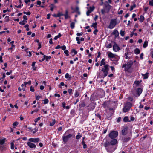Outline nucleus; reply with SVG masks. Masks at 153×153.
I'll return each mask as SVG.
<instances>
[{
	"label": "nucleus",
	"mask_w": 153,
	"mask_h": 153,
	"mask_svg": "<svg viewBox=\"0 0 153 153\" xmlns=\"http://www.w3.org/2000/svg\"><path fill=\"white\" fill-rule=\"evenodd\" d=\"M27 145L29 147L31 148H35L36 147V145L30 141L27 142Z\"/></svg>",
	"instance_id": "9d476101"
},
{
	"label": "nucleus",
	"mask_w": 153,
	"mask_h": 153,
	"mask_svg": "<svg viewBox=\"0 0 153 153\" xmlns=\"http://www.w3.org/2000/svg\"><path fill=\"white\" fill-rule=\"evenodd\" d=\"M97 22L94 23L92 24V25L91 26V27H93L95 29L97 28Z\"/></svg>",
	"instance_id": "393cba45"
},
{
	"label": "nucleus",
	"mask_w": 153,
	"mask_h": 153,
	"mask_svg": "<svg viewBox=\"0 0 153 153\" xmlns=\"http://www.w3.org/2000/svg\"><path fill=\"white\" fill-rule=\"evenodd\" d=\"M141 82V81H136L134 82V83L136 85H138Z\"/></svg>",
	"instance_id": "4c0bfd02"
},
{
	"label": "nucleus",
	"mask_w": 153,
	"mask_h": 153,
	"mask_svg": "<svg viewBox=\"0 0 153 153\" xmlns=\"http://www.w3.org/2000/svg\"><path fill=\"white\" fill-rule=\"evenodd\" d=\"M134 53L136 54H138L140 53V50L138 48H136L134 51Z\"/></svg>",
	"instance_id": "412c9836"
},
{
	"label": "nucleus",
	"mask_w": 153,
	"mask_h": 153,
	"mask_svg": "<svg viewBox=\"0 0 153 153\" xmlns=\"http://www.w3.org/2000/svg\"><path fill=\"white\" fill-rule=\"evenodd\" d=\"M136 7V5L135 4H134V5L133 6H131L130 8V11L132 10L134 8H135Z\"/></svg>",
	"instance_id": "79ce46f5"
},
{
	"label": "nucleus",
	"mask_w": 153,
	"mask_h": 153,
	"mask_svg": "<svg viewBox=\"0 0 153 153\" xmlns=\"http://www.w3.org/2000/svg\"><path fill=\"white\" fill-rule=\"evenodd\" d=\"M40 119V117H38L35 120V122H37Z\"/></svg>",
	"instance_id": "4d7b16f0"
},
{
	"label": "nucleus",
	"mask_w": 153,
	"mask_h": 153,
	"mask_svg": "<svg viewBox=\"0 0 153 153\" xmlns=\"http://www.w3.org/2000/svg\"><path fill=\"white\" fill-rule=\"evenodd\" d=\"M31 82L30 80L28 82H24V84L25 85V88L26 87V85L28 84L29 85H30L31 84Z\"/></svg>",
	"instance_id": "c756f323"
},
{
	"label": "nucleus",
	"mask_w": 153,
	"mask_h": 153,
	"mask_svg": "<svg viewBox=\"0 0 153 153\" xmlns=\"http://www.w3.org/2000/svg\"><path fill=\"white\" fill-rule=\"evenodd\" d=\"M44 101V104H46L48 102V100L47 99H46L43 100Z\"/></svg>",
	"instance_id": "a19ab883"
},
{
	"label": "nucleus",
	"mask_w": 153,
	"mask_h": 153,
	"mask_svg": "<svg viewBox=\"0 0 153 153\" xmlns=\"http://www.w3.org/2000/svg\"><path fill=\"white\" fill-rule=\"evenodd\" d=\"M98 32V30L97 29H95L94 31L93 32V33L94 34L96 35L97 34V33Z\"/></svg>",
	"instance_id": "3c124183"
},
{
	"label": "nucleus",
	"mask_w": 153,
	"mask_h": 153,
	"mask_svg": "<svg viewBox=\"0 0 153 153\" xmlns=\"http://www.w3.org/2000/svg\"><path fill=\"white\" fill-rule=\"evenodd\" d=\"M64 53L66 54V56H69L68 51L67 50H65L64 51Z\"/></svg>",
	"instance_id": "58836bf2"
},
{
	"label": "nucleus",
	"mask_w": 153,
	"mask_h": 153,
	"mask_svg": "<svg viewBox=\"0 0 153 153\" xmlns=\"http://www.w3.org/2000/svg\"><path fill=\"white\" fill-rule=\"evenodd\" d=\"M50 9L51 11H53V9L54 8V6L53 4H51L50 6Z\"/></svg>",
	"instance_id": "72a5a7b5"
},
{
	"label": "nucleus",
	"mask_w": 153,
	"mask_h": 153,
	"mask_svg": "<svg viewBox=\"0 0 153 153\" xmlns=\"http://www.w3.org/2000/svg\"><path fill=\"white\" fill-rule=\"evenodd\" d=\"M104 8L108 12H109L111 9V6L107 1H105L104 3Z\"/></svg>",
	"instance_id": "0eeeda50"
},
{
	"label": "nucleus",
	"mask_w": 153,
	"mask_h": 153,
	"mask_svg": "<svg viewBox=\"0 0 153 153\" xmlns=\"http://www.w3.org/2000/svg\"><path fill=\"white\" fill-rule=\"evenodd\" d=\"M128 118L127 117H125L123 118V121L124 122H126L127 121H129Z\"/></svg>",
	"instance_id": "473e14b6"
},
{
	"label": "nucleus",
	"mask_w": 153,
	"mask_h": 153,
	"mask_svg": "<svg viewBox=\"0 0 153 153\" xmlns=\"http://www.w3.org/2000/svg\"><path fill=\"white\" fill-rule=\"evenodd\" d=\"M29 25H28V24H27L26 25H25L24 26V27L25 28H26V30L27 31H29V29L28 27H29Z\"/></svg>",
	"instance_id": "ea45409f"
},
{
	"label": "nucleus",
	"mask_w": 153,
	"mask_h": 153,
	"mask_svg": "<svg viewBox=\"0 0 153 153\" xmlns=\"http://www.w3.org/2000/svg\"><path fill=\"white\" fill-rule=\"evenodd\" d=\"M18 89L19 91H21V90H23V91H25V87L24 88H21L20 87H19L18 88Z\"/></svg>",
	"instance_id": "37998d69"
},
{
	"label": "nucleus",
	"mask_w": 153,
	"mask_h": 153,
	"mask_svg": "<svg viewBox=\"0 0 153 153\" xmlns=\"http://www.w3.org/2000/svg\"><path fill=\"white\" fill-rule=\"evenodd\" d=\"M65 77L66 78H68L69 77V74L68 73H66L65 75Z\"/></svg>",
	"instance_id": "052dcab7"
},
{
	"label": "nucleus",
	"mask_w": 153,
	"mask_h": 153,
	"mask_svg": "<svg viewBox=\"0 0 153 153\" xmlns=\"http://www.w3.org/2000/svg\"><path fill=\"white\" fill-rule=\"evenodd\" d=\"M64 15L60 13H59L57 15L54 14L53 15V16L55 17H59L61 16H63Z\"/></svg>",
	"instance_id": "f3484780"
},
{
	"label": "nucleus",
	"mask_w": 153,
	"mask_h": 153,
	"mask_svg": "<svg viewBox=\"0 0 153 153\" xmlns=\"http://www.w3.org/2000/svg\"><path fill=\"white\" fill-rule=\"evenodd\" d=\"M117 24V21L116 19H112L110 20L108 28L110 29L114 28Z\"/></svg>",
	"instance_id": "39448f33"
},
{
	"label": "nucleus",
	"mask_w": 153,
	"mask_h": 153,
	"mask_svg": "<svg viewBox=\"0 0 153 153\" xmlns=\"http://www.w3.org/2000/svg\"><path fill=\"white\" fill-rule=\"evenodd\" d=\"M130 140V137H125L123 139V142H128Z\"/></svg>",
	"instance_id": "5701e85b"
},
{
	"label": "nucleus",
	"mask_w": 153,
	"mask_h": 153,
	"mask_svg": "<svg viewBox=\"0 0 153 153\" xmlns=\"http://www.w3.org/2000/svg\"><path fill=\"white\" fill-rule=\"evenodd\" d=\"M133 62L132 61L128 62L127 64H123L122 65V68H125V70L126 71H128L131 68L133 65Z\"/></svg>",
	"instance_id": "7ed1b4c3"
},
{
	"label": "nucleus",
	"mask_w": 153,
	"mask_h": 153,
	"mask_svg": "<svg viewBox=\"0 0 153 153\" xmlns=\"http://www.w3.org/2000/svg\"><path fill=\"white\" fill-rule=\"evenodd\" d=\"M82 34H83V33L82 32H81V33H77L76 35H77V36H80L82 35Z\"/></svg>",
	"instance_id": "5fc2aeb1"
},
{
	"label": "nucleus",
	"mask_w": 153,
	"mask_h": 153,
	"mask_svg": "<svg viewBox=\"0 0 153 153\" xmlns=\"http://www.w3.org/2000/svg\"><path fill=\"white\" fill-rule=\"evenodd\" d=\"M14 141H13L11 143V149H14Z\"/></svg>",
	"instance_id": "e433bc0d"
},
{
	"label": "nucleus",
	"mask_w": 153,
	"mask_h": 153,
	"mask_svg": "<svg viewBox=\"0 0 153 153\" xmlns=\"http://www.w3.org/2000/svg\"><path fill=\"white\" fill-rule=\"evenodd\" d=\"M56 121L55 119H53L52 120V122H50V126H53L55 123Z\"/></svg>",
	"instance_id": "b1692460"
},
{
	"label": "nucleus",
	"mask_w": 153,
	"mask_h": 153,
	"mask_svg": "<svg viewBox=\"0 0 153 153\" xmlns=\"http://www.w3.org/2000/svg\"><path fill=\"white\" fill-rule=\"evenodd\" d=\"M108 56L109 58H112L115 57V55L112 53L111 52H108Z\"/></svg>",
	"instance_id": "4468645a"
},
{
	"label": "nucleus",
	"mask_w": 153,
	"mask_h": 153,
	"mask_svg": "<svg viewBox=\"0 0 153 153\" xmlns=\"http://www.w3.org/2000/svg\"><path fill=\"white\" fill-rule=\"evenodd\" d=\"M55 97H60V95L59 94H54Z\"/></svg>",
	"instance_id": "338daca9"
},
{
	"label": "nucleus",
	"mask_w": 153,
	"mask_h": 153,
	"mask_svg": "<svg viewBox=\"0 0 153 153\" xmlns=\"http://www.w3.org/2000/svg\"><path fill=\"white\" fill-rule=\"evenodd\" d=\"M108 103L107 102H105L103 104V106L105 108H106L107 107V105L108 104Z\"/></svg>",
	"instance_id": "49530a36"
},
{
	"label": "nucleus",
	"mask_w": 153,
	"mask_h": 153,
	"mask_svg": "<svg viewBox=\"0 0 153 153\" xmlns=\"http://www.w3.org/2000/svg\"><path fill=\"white\" fill-rule=\"evenodd\" d=\"M72 51L74 53L75 55L77 53V51L74 49H73Z\"/></svg>",
	"instance_id": "864d4df0"
},
{
	"label": "nucleus",
	"mask_w": 153,
	"mask_h": 153,
	"mask_svg": "<svg viewBox=\"0 0 153 153\" xmlns=\"http://www.w3.org/2000/svg\"><path fill=\"white\" fill-rule=\"evenodd\" d=\"M75 26V23L72 22L71 23L70 27L72 29H73L74 27Z\"/></svg>",
	"instance_id": "c85d7f7f"
},
{
	"label": "nucleus",
	"mask_w": 153,
	"mask_h": 153,
	"mask_svg": "<svg viewBox=\"0 0 153 153\" xmlns=\"http://www.w3.org/2000/svg\"><path fill=\"white\" fill-rule=\"evenodd\" d=\"M41 96H37L36 97V98L37 100H39L40 98H41Z\"/></svg>",
	"instance_id": "680f3d73"
},
{
	"label": "nucleus",
	"mask_w": 153,
	"mask_h": 153,
	"mask_svg": "<svg viewBox=\"0 0 153 153\" xmlns=\"http://www.w3.org/2000/svg\"><path fill=\"white\" fill-rule=\"evenodd\" d=\"M95 115L97 117L99 118L100 119H101V116L99 114L97 113V114H95Z\"/></svg>",
	"instance_id": "8fccbe9b"
},
{
	"label": "nucleus",
	"mask_w": 153,
	"mask_h": 153,
	"mask_svg": "<svg viewBox=\"0 0 153 153\" xmlns=\"http://www.w3.org/2000/svg\"><path fill=\"white\" fill-rule=\"evenodd\" d=\"M109 65L106 64L104 66V67L102 69V71L104 73V77L108 75V72L109 70Z\"/></svg>",
	"instance_id": "20e7f679"
},
{
	"label": "nucleus",
	"mask_w": 153,
	"mask_h": 153,
	"mask_svg": "<svg viewBox=\"0 0 153 153\" xmlns=\"http://www.w3.org/2000/svg\"><path fill=\"white\" fill-rule=\"evenodd\" d=\"M112 34L114 35V37L116 38L119 36V33L118 31L116 30H114Z\"/></svg>",
	"instance_id": "f8f14e48"
},
{
	"label": "nucleus",
	"mask_w": 153,
	"mask_h": 153,
	"mask_svg": "<svg viewBox=\"0 0 153 153\" xmlns=\"http://www.w3.org/2000/svg\"><path fill=\"white\" fill-rule=\"evenodd\" d=\"M125 32L124 31L121 30L120 32V34L122 36H123L125 35Z\"/></svg>",
	"instance_id": "c9c22d12"
},
{
	"label": "nucleus",
	"mask_w": 153,
	"mask_h": 153,
	"mask_svg": "<svg viewBox=\"0 0 153 153\" xmlns=\"http://www.w3.org/2000/svg\"><path fill=\"white\" fill-rule=\"evenodd\" d=\"M30 91L32 92H34V87H32V86H30Z\"/></svg>",
	"instance_id": "09e8293b"
},
{
	"label": "nucleus",
	"mask_w": 153,
	"mask_h": 153,
	"mask_svg": "<svg viewBox=\"0 0 153 153\" xmlns=\"http://www.w3.org/2000/svg\"><path fill=\"white\" fill-rule=\"evenodd\" d=\"M101 12L102 14H104L105 12V10L104 9H102L101 10Z\"/></svg>",
	"instance_id": "13d9d810"
},
{
	"label": "nucleus",
	"mask_w": 153,
	"mask_h": 153,
	"mask_svg": "<svg viewBox=\"0 0 153 153\" xmlns=\"http://www.w3.org/2000/svg\"><path fill=\"white\" fill-rule=\"evenodd\" d=\"M132 106V104L131 103L129 102H127L125 104V105L123 108V112L126 113L128 111Z\"/></svg>",
	"instance_id": "f03ea898"
},
{
	"label": "nucleus",
	"mask_w": 153,
	"mask_h": 153,
	"mask_svg": "<svg viewBox=\"0 0 153 153\" xmlns=\"http://www.w3.org/2000/svg\"><path fill=\"white\" fill-rule=\"evenodd\" d=\"M72 89H69L68 90V92L70 94H72Z\"/></svg>",
	"instance_id": "774afa93"
},
{
	"label": "nucleus",
	"mask_w": 153,
	"mask_h": 153,
	"mask_svg": "<svg viewBox=\"0 0 153 153\" xmlns=\"http://www.w3.org/2000/svg\"><path fill=\"white\" fill-rule=\"evenodd\" d=\"M61 36V34H60V33H59L58 35L56 36L54 38V39L55 40H56L58 38H59Z\"/></svg>",
	"instance_id": "a878e982"
},
{
	"label": "nucleus",
	"mask_w": 153,
	"mask_h": 153,
	"mask_svg": "<svg viewBox=\"0 0 153 153\" xmlns=\"http://www.w3.org/2000/svg\"><path fill=\"white\" fill-rule=\"evenodd\" d=\"M29 141L30 142L37 143L39 141V139L38 138H30L29 139Z\"/></svg>",
	"instance_id": "1a4fd4ad"
},
{
	"label": "nucleus",
	"mask_w": 153,
	"mask_h": 153,
	"mask_svg": "<svg viewBox=\"0 0 153 153\" xmlns=\"http://www.w3.org/2000/svg\"><path fill=\"white\" fill-rule=\"evenodd\" d=\"M118 133L117 131H112L110 132L109 136L111 139H114L116 138L118 135Z\"/></svg>",
	"instance_id": "423d86ee"
},
{
	"label": "nucleus",
	"mask_w": 153,
	"mask_h": 153,
	"mask_svg": "<svg viewBox=\"0 0 153 153\" xmlns=\"http://www.w3.org/2000/svg\"><path fill=\"white\" fill-rule=\"evenodd\" d=\"M148 41H145L143 45V47L144 48H146L148 45Z\"/></svg>",
	"instance_id": "cd10ccee"
},
{
	"label": "nucleus",
	"mask_w": 153,
	"mask_h": 153,
	"mask_svg": "<svg viewBox=\"0 0 153 153\" xmlns=\"http://www.w3.org/2000/svg\"><path fill=\"white\" fill-rule=\"evenodd\" d=\"M149 4L151 6H153V0H151L149 1Z\"/></svg>",
	"instance_id": "a18cd8bd"
},
{
	"label": "nucleus",
	"mask_w": 153,
	"mask_h": 153,
	"mask_svg": "<svg viewBox=\"0 0 153 153\" xmlns=\"http://www.w3.org/2000/svg\"><path fill=\"white\" fill-rule=\"evenodd\" d=\"M127 128H125L122 131V134L123 135H126L127 133Z\"/></svg>",
	"instance_id": "2eb2a0df"
},
{
	"label": "nucleus",
	"mask_w": 153,
	"mask_h": 153,
	"mask_svg": "<svg viewBox=\"0 0 153 153\" xmlns=\"http://www.w3.org/2000/svg\"><path fill=\"white\" fill-rule=\"evenodd\" d=\"M112 45L111 43H109L108 45L106 46V48H111L112 47Z\"/></svg>",
	"instance_id": "c03bdc74"
},
{
	"label": "nucleus",
	"mask_w": 153,
	"mask_h": 153,
	"mask_svg": "<svg viewBox=\"0 0 153 153\" xmlns=\"http://www.w3.org/2000/svg\"><path fill=\"white\" fill-rule=\"evenodd\" d=\"M38 131V128H36L34 129L31 130V132H32L33 134H35Z\"/></svg>",
	"instance_id": "bb28decb"
},
{
	"label": "nucleus",
	"mask_w": 153,
	"mask_h": 153,
	"mask_svg": "<svg viewBox=\"0 0 153 153\" xmlns=\"http://www.w3.org/2000/svg\"><path fill=\"white\" fill-rule=\"evenodd\" d=\"M61 48L63 50H65V49L66 48V47L65 45H63L62 46Z\"/></svg>",
	"instance_id": "6e6d98bb"
},
{
	"label": "nucleus",
	"mask_w": 153,
	"mask_h": 153,
	"mask_svg": "<svg viewBox=\"0 0 153 153\" xmlns=\"http://www.w3.org/2000/svg\"><path fill=\"white\" fill-rule=\"evenodd\" d=\"M110 144V143L109 142L106 141L104 143L103 145L105 147L107 148L109 145Z\"/></svg>",
	"instance_id": "aec40b11"
},
{
	"label": "nucleus",
	"mask_w": 153,
	"mask_h": 153,
	"mask_svg": "<svg viewBox=\"0 0 153 153\" xmlns=\"http://www.w3.org/2000/svg\"><path fill=\"white\" fill-rule=\"evenodd\" d=\"M19 24L20 25H25V23L24 22V21H22L20 22H19Z\"/></svg>",
	"instance_id": "0e129e2a"
},
{
	"label": "nucleus",
	"mask_w": 153,
	"mask_h": 153,
	"mask_svg": "<svg viewBox=\"0 0 153 153\" xmlns=\"http://www.w3.org/2000/svg\"><path fill=\"white\" fill-rule=\"evenodd\" d=\"M82 137V134L80 133H78V135L76 136V139H79Z\"/></svg>",
	"instance_id": "2f4dec72"
},
{
	"label": "nucleus",
	"mask_w": 153,
	"mask_h": 153,
	"mask_svg": "<svg viewBox=\"0 0 153 153\" xmlns=\"http://www.w3.org/2000/svg\"><path fill=\"white\" fill-rule=\"evenodd\" d=\"M79 95V94L78 91H76L75 93L74 94V97H77Z\"/></svg>",
	"instance_id": "f704fd0d"
},
{
	"label": "nucleus",
	"mask_w": 153,
	"mask_h": 153,
	"mask_svg": "<svg viewBox=\"0 0 153 153\" xmlns=\"http://www.w3.org/2000/svg\"><path fill=\"white\" fill-rule=\"evenodd\" d=\"M140 21L141 22H142L143 21V20L144 19V17L143 16L141 15L140 16Z\"/></svg>",
	"instance_id": "7c9ffc66"
},
{
	"label": "nucleus",
	"mask_w": 153,
	"mask_h": 153,
	"mask_svg": "<svg viewBox=\"0 0 153 153\" xmlns=\"http://www.w3.org/2000/svg\"><path fill=\"white\" fill-rule=\"evenodd\" d=\"M129 100L131 101H132L133 100V98L131 97H128Z\"/></svg>",
	"instance_id": "603ef678"
},
{
	"label": "nucleus",
	"mask_w": 153,
	"mask_h": 153,
	"mask_svg": "<svg viewBox=\"0 0 153 153\" xmlns=\"http://www.w3.org/2000/svg\"><path fill=\"white\" fill-rule=\"evenodd\" d=\"M142 90L141 88H138V89H137V92L138 94V96L140 95L142 93Z\"/></svg>",
	"instance_id": "dca6fc26"
},
{
	"label": "nucleus",
	"mask_w": 153,
	"mask_h": 153,
	"mask_svg": "<svg viewBox=\"0 0 153 153\" xmlns=\"http://www.w3.org/2000/svg\"><path fill=\"white\" fill-rule=\"evenodd\" d=\"M45 59L46 60H48V59H50L51 58V57L50 56H45Z\"/></svg>",
	"instance_id": "de8ad7c7"
},
{
	"label": "nucleus",
	"mask_w": 153,
	"mask_h": 153,
	"mask_svg": "<svg viewBox=\"0 0 153 153\" xmlns=\"http://www.w3.org/2000/svg\"><path fill=\"white\" fill-rule=\"evenodd\" d=\"M142 76H144L143 79H146L148 78V73L146 72L145 74H142Z\"/></svg>",
	"instance_id": "6ab92c4d"
},
{
	"label": "nucleus",
	"mask_w": 153,
	"mask_h": 153,
	"mask_svg": "<svg viewBox=\"0 0 153 153\" xmlns=\"http://www.w3.org/2000/svg\"><path fill=\"white\" fill-rule=\"evenodd\" d=\"M18 123L17 122H14L13 123V126H17L18 125Z\"/></svg>",
	"instance_id": "e2e57ef3"
},
{
	"label": "nucleus",
	"mask_w": 153,
	"mask_h": 153,
	"mask_svg": "<svg viewBox=\"0 0 153 153\" xmlns=\"http://www.w3.org/2000/svg\"><path fill=\"white\" fill-rule=\"evenodd\" d=\"M117 142V139H113L110 141V143L111 145H114L116 144Z\"/></svg>",
	"instance_id": "ddd939ff"
},
{
	"label": "nucleus",
	"mask_w": 153,
	"mask_h": 153,
	"mask_svg": "<svg viewBox=\"0 0 153 153\" xmlns=\"http://www.w3.org/2000/svg\"><path fill=\"white\" fill-rule=\"evenodd\" d=\"M143 53H141L140 55V58L141 59H143Z\"/></svg>",
	"instance_id": "bf43d9fd"
},
{
	"label": "nucleus",
	"mask_w": 153,
	"mask_h": 153,
	"mask_svg": "<svg viewBox=\"0 0 153 153\" xmlns=\"http://www.w3.org/2000/svg\"><path fill=\"white\" fill-rule=\"evenodd\" d=\"M105 59H103L101 61L100 64V66H102V65H104V66L105 65H106V64H105Z\"/></svg>",
	"instance_id": "a211bd4d"
},
{
	"label": "nucleus",
	"mask_w": 153,
	"mask_h": 153,
	"mask_svg": "<svg viewBox=\"0 0 153 153\" xmlns=\"http://www.w3.org/2000/svg\"><path fill=\"white\" fill-rule=\"evenodd\" d=\"M89 9L86 12V15L88 16H89L90 15V13H91L92 11H93L94 9V6L92 7H90Z\"/></svg>",
	"instance_id": "9b49d317"
},
{
	"label": "nucleus",
	"mask_w": 153,
	"mask_h": 153,
	"mask_svg": "<svg viewBox=\"0 0 153 153\" xmlns=\"http://www.w3.org/2000/svg\"><path fill=\"white\" fill-rule=\"evenodd\" d=\"M6 139L4 138L0 140V144L1 145L3 144L5 141Z\"/></svg>",
	"instance_id": "4be33fe9"
},
{
	"label": "nucleus",
	"mask_w": 153,
	"mask_h": 153,
	"mask_svg": "<svg viewBox=\"0 0 153 153\" xmlns=\"http://www.w3.org/2000/svg\"><path fill=\"white\" fill-rule=\"evenodd\" d=\"M11 73H12V71H10V72H7L6 73V74L7 75H9Z\"/></svg>",
	"instance_id": "69168bd1"
},
{
	"label": "nucleus",
	"mask_w": 153,
	"mask_h": 153,
	"mask_svg": "<svg viewBox=\"0 0 153 153\" xmlns=\"http://www.w3.org/2000/svg\"><path fill=\"white\" fill-rule=\"evenodd\" d=\"M68 134L67 131H66L62 137L63 141L65 143H66L72 136V134Z\"/></svg>",
	"instance_id": "f257e3e1"
},
{
	"label": "nucleus",
	"mask_w": 153,
	"mask_h": 153,
	"mask_svg": "<svg viewBox=\"0 0 153 153\" xmlns=\"http://www.w3.org/2000/svg\"><path fill=\"white\" fill-rule=\"evenodd\" d=\"M114 43V45L113 46V50L114 51L117 52L120 50V47L115 42Z\"/></svg>",
	"instance_id": "6e6552de"
}]
</instances>
